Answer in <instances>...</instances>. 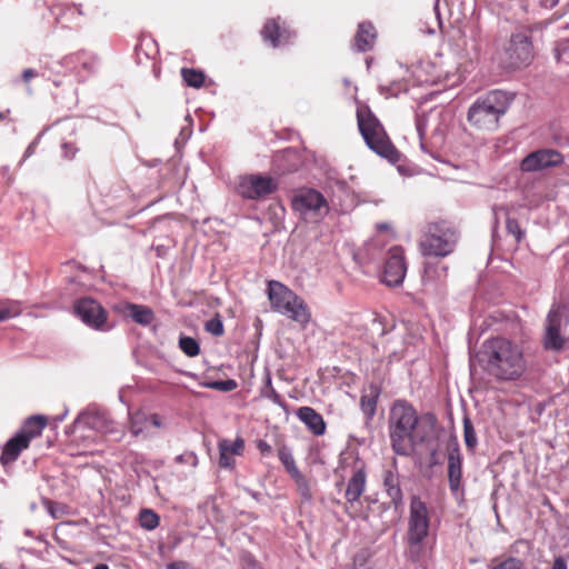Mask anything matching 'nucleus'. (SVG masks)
I'll return each instance as SVG.
<instances>
[{
  "label": "nucleus",
  "mask_w": 569,
  "mask_h": 569,
  "mask_svg": "<svg viewBox=\"0 0 569 569\" xmlns=\"http://www.w3.org/2000/svg\"><path fill=\"white\" fill-rule=\"evenodd\" d=\"M113 310L131 318L136 323L141 326H149L156 318L153 310L144 305L119 302L113 306Z\"/></svg>",
  "instance_id": "obj_15"
},
{
  "label": "nucleus",
  "mask_w": 569,
  "mask_h": 569,
  "mask_svg": "<svg viewBox=\"0 0 569 569\" xmlns=\"http://www.w3.org/2000/svg\"><path fill=\"white\" fill-rule=\"evenodd\" d=\"M506 229L509 234L515 237L517 243L521 242L525 238L526 231L521 228L519 221L510 214L506 219Z\"/></svg>",
  "instance_id": "obj_35"
},
{
  "label": "nucleus",
  "mask_w": 569,
  "mask_h": 569,
  "mask_svg": "<svg viewBox=\"0 0 569 569\" xmlns=\"http://www.w3.org/2000/svg\"><path fill=\"white\" fill-rule=\"evenodd\" d=\"M481 356L486 371L499 380H516L526 370L521 347L502 337L487 340Z\"/></svg>",
  "instance_id": "obj_1"
},
{
  "label": "nucleus",
  "mask_w": 569,
  "mask_h": 569,
  "mask_svg": "<svg viewBox=\"0 0 569 569\" xmlns=\"http://www.w3.org/2000/svg\"><path fill=\"white\" fill-rule=\"evenodd\" d=\"M43 505L46 506L47 511L52 516V518H58V513L56 510V507H57L56 502H53L49 499H43Z\"/></svg>",
  "instance_id": "obj_45"
},
{
  "label": "nucleus",
  "mask_w": 569,
  "mask_h": 569,
  "mask_svg": "<svg viewBox=\"0 0 569 569\" xmlns=\"http://www.w3.org/2000/svg\"><path fill=\"white\" fill-rule=\"evenodd\" d=\"M204 329L207 332L220 337L223 335V323L219 315H216L212 319L208 320L204 325Z\"/></svg>",
  "instance_id": "obj_39"
},
{
  "label": "nucleus",
  "mask_w": 569,
  "mask_h": 569,
  "mask_svg": "<svg viewBox=\"0 0 569 569\" xmlns=\"http://www.w3.org/2000/svg\"><path fill=\"white\" fill-rule=\"evenodd\" d=\"M447 459L450 491L456 500L462 501L465 498V488L462 485V455L457 440H452L448 443Z\"/></svg>",
  "instance_id": "obj_8"
},
{
  "label": "nucleus",
  "mask_w": 569,
  "mask_h": 569,
  "mask_svg": "<svg viewBox=\"0 0 569 569\" xmlns=\"http://www.w3.org/2000/svg\"><path fill=\"white\" fill-rule=\"evenodd\" d=\"M160 427L161 420L158 415L148 416L144 412L138 411L130 416V430L136 437H150L154 433L153 430Z\"/></svg>",
  "instance_id": "obj_16"
},
{
  "label": "nucleus",
  "mask_w": 569,
  "mask_h": 569,
  "mask_svg": "<svg viewBox=\"0 0 569 569\" xmlns=\"http://www.w3.org/2000/svg\"><path fill=\"white\" fill-rule=\"evenodd\" d=\"M262 396L270 399L273 403L280 407H282L284 403L281 396L272 387L271 377L269 375L266 378V387L262 390Z\"/></svg>",
  "instance_id": "obj_37"
},
{
  "label": "nucleus",
  "mask_w": 569,
  "mask_h": 569,
  "mask_svg": "<svg viewBox=\"0 0 569 569\" xmlns=\"http://www.w3.org/2000/svg\"><path fill=\"white\" fill-rule=\"evenodd\" d=\"M292 207L305 218H320L328 212V203L325 197L317 190H300L295 194Z\"/></svg>",
  "instance_id": "obj_7"
},
{
  "label": "nucleus",
  "mask_w": 569,
  "mask_h": 569,
  "mask_svg": "<svg viewBox=\"0 0 569 569\" xmlns=\"http://www.w3.org/2000/svg\"><path fill=\"white\" fill-rule=\"evenodd\" d=\"M463 440L469 452H475L478 446L477 435L470 418H463Z\"/></svg>",
  "instance_id": "obj_28"
},
{
  "label": "nucleus",
  "mask_w": 569,
  "mask_h": 569,
  "mask_svg": "<svg viewBox=\"0 0 569 569\" xmlns=\"http://www.w3.org/2000/svg\"><path fill=\"white\" fill-rule=\"evenodd\" d=\"M292 479L295 480V482L297 485V489H298L299 493L301 495V497L306 501H310L312 499V492H311L309 482L306 479V477L302 473H300Z\"/></svg>",
  "instance_id": "obj_38"
},
{
  "label": "nucleus",
  "mask_w": 569,
  "mask_h": 569,
  "mask_svg": "<svg viewBox=\"0 0 569 569\" xmlns=\"http://www.w3.org/2000/svg\"><path fill=\"white\" fill-rule=\"evenodd\" d=\"M77 423H82L90 429H94L101 432L111 431V428L109 427V420L102 412H82L74 420V425Z\"/></svg>",
  "instance_id": "obj_24"
},
{
  "label": "nucleus",
  "mask_w": 569,
  "mask_h": 569,
  "mask_svg": "<svg viewBox=\"0 0 569 569\" xmlns=\"http://www.w3.org/2000/svg\"><path fill=\"white\" fill-rule=\"evenodd\" d=\"M546 328H552L561 330L563 325L569 322V308L563 305H555L550 309L547 320Z\"/></svg>",
  "instance_id": "obj_27"
},
{
  "label": "nucleus",
  "mask_w": 569,
  "mask_h": 569,
  "mask_svg": "<svg viewBox=\"0 0 569 569\" xmlns=\"http://www.w3.org/2000/svg\"><path fill=\"white\" fill-rule=\"evenodd\" d=\"M523 566V562L515 557H509L501 563L497 565L492 569H521Z\"/></svg>",
  "instance_id": "obj_41"
},
{
  "label": "nucleus",
  "mask_w": 569,
  "mask_h": 569,
  "mask_svg": "<svg viewBox=\"0 0 569 569\" xmlns=\"http://www.w3.org/2000/svg\"><path fill=\"white\" fill-rule=\"evenodd\" d=\"M387 495L391 499V503L396 509H398L402 505V490L400 486L395 488H389L386 490Z\"/></svg>",
  "instance_id": "obj_40"
},
{
  "label": "nucleus",
  "mask_w": 569,
  "mask_h": 569,
  "mask_svg": "<svg viewBox=\"0 0 569 569\" xmlns=\"http://www.w3.org/2000/svg\"><path fill=\"white\" fill-rule=\"evenodd\" d=\"M181 76L187 86L192 88H201L204 83V73L202 71L183 68L181 70Z\"/></svg>",
  "instance_id": "obj_30"
},
{
  "label": "nucleus",
  "mask_w": 569,
  "mask_h": 569,
  "mask_svg": "<svg viewBox=\"0 0 569 569\" xmlns=\"http://www.w3.org/2000/svg\"><path fill=\"white\" fill-rule=\"evenodd\" d=\"M458 239L457 229L449 222H430L423 229L419 248L425 257L443 258L455 251Z\"/></svg>",
  "instance_id": "obj_4"
},
{
  "label": "nucleus",
  "mask_w": 569,
  "mask_h": 569,
  "mask_svg": "<svg viewBox=\"0 0 569 569\" xmlns=\"http://www.w3.org/2000/svg\"><path fill=\"white\" fill-rule=\"evenodd\" d=\"M419 417L416 409L406 400H397L389 413V437L392 450L399 456H410L417 442Z\"/></svg>",
  "instance_id": "obj_2"
},
{
  "label": "nucleus",
  "mask_w": 569,
  "mask_h": 569,
  "mask_svg": "<svg viewBox=\"0 0 569 569\" xmlns=\"http://www.w3.org/2000/svg\"><path fill=\"white\" fill-rule=\"evenodd\" d=\"M66 413H63L60 418H59V421H62L63 418H64Z\"/></svg>",
  "instance_id": "obj_56"
},
{
  "label": "nucleus",
  "mask_w": 569,
  "mask_h": 569,
  "mask_svg": "<svg viewBox=\"0 0 569 569\" xmlns=\"http://www.w3.org/2000/svg\"><path fill=\"white\" fill-rule=\"evenodd\" d=\"M379 229H387L388 228V224L387 223H381L378 226Z\"/></svg>",
  "instance_id": "obj_52"
},
{
  "label": "nucleus",
  "mask_w": 569,
  "mask_h": 569,
  "mask_svg": "<svg viewBox=\"0 0 569 569\" xmlns=\"http://www.w3.org/2000/svg\"><path fill=\"white\" fill-rule=\"evenodd\" d=\"M376 37V29L370 22L360 23L355 36V48L360 52L369 51L373 47Z\"/></svg>",
  "instance_id": "obj_23"
},
{
  "label": "nucleus",
  "mask_w": 569,
  "mask_h": 569,
  "mask_svg": "<svg viewBox=\"0 0 569 569\" xmlns=\"http://www.w3.org/2000/svg\"><path fill=\"white\" fill-rule=\"evenodd\" d=\"M278 456H279V460L286 468L287 472L291 476V478H295L301 473L296 465L293 456L291 455V452L288 449H286V448L280 449Z\"/></svg>",
  "instance_id": "obj_32"
},
{
  "label": "nucleus",
  "mask_w": 569,
  "mask_h": 569,
  "mask_svg": "<svg viewBox=\"0 0 569 569\" xmlns=\"http://www.w3.org/2000/svg\"><path fill=\"white\" fill-rule=\"evenodd\" d=\"M73 310L82 322L90 328L102 331L110 329L107 326V311L98 301L91 298L79 299L74 302Z\"/></svg>",
  "instance_id": "obj_9"
},
{
  "label": "nucleus",
  "mask_w": 569,
  "mask_h": 569,
  "mask_svg": "<svg viewBox=\"0 0 569 569\" xmlns=\"http://www.w3.org/2000/svg\"><path fill=\"white\" fill-rule=\"evenodd\" d=\"M550 569H568L567 560L562 556L556 557Z\"/></svg>",
  "instance_id": "obj_44"
},
{
  "label": "nucleus",
  "mask_w": 569,
  "mask_h": 569,
  "mask_svg": "<svg viewBox=\"0 0 569 569\" xmlns=\"http://www.w3.org/2000/svg\"><path fill=\"white\" fill-rule=\"evenodd\" d=\"M407 272V262L401 247H392L385 262L382 281L390 287L402 283Z\"/></svg>",
  "instance_id": "obj_11"
},
{
  "label": "nucleus",
  "mask_w": 569,
  "mask_h": 569,
  "mask_svg": "<svg viewBox=\"0 0 569 569\" xmlns=\"http://www.w3.org/2000/svg\"><path fill=\"white\" fill-rule=\"evenodd\" d=\"M278 188V183L270 177L251 174L242 178L239 183V193L247 199L258 200L273 193Z\"/></svg>",
  "instance_id": "obj_10"
},
{
  "label": "nucleus",
  "mask_w": 569,
  "mask_h": 569,
  "mask_svg": "<svg viewBox=\"0 0 569 569\" xmlns=\"http://www.w3.org/2000/svg\"><path fill=\"white\" fill-rule=\"evenodd\" d=\"M370 248H371V244H368V246H367V248H366V250H367V251H369V250H370Z\"/></svg>",
  "instance_id": "obj_57"
},
{
  "label": "nucleus",
  "mask_w": 569,
  "mask_h": 569,
  "mask_svg": "<svg viewBox=\"0 0 569 569\" xmlns=\"http://www.w3.org/2000/svg\"><path fill=\"white\" fill-rule=\"evenodd\" d=\"M219 449V467L222 469H232L236 465V457L241 456L244 450V440L237 437L233 441L221 439L218 442Z\"/></svg>",
  "instance_id": "obj_14"
},
{
  "label": "nucleus",
  "mask_w": 569,
  "mask_h": 569,
  "mask_svg": "<svg viewBox=\"0 0 569 569\" xmlns=\"http://www.w3.org/2000/svg\"><path fill=\"white\" fill-rule=\"evenodd\" d=\"M93 569H109V567L106 563H99Z\"/></svg>",
  "instance_id": "obj_51"
},
{
  "label": "nucleus",
  "mask_w": 569,
  "mask_h": 569,
  "mask_svg": "<svg viewBox=\"0 0 569 569\" xmlns=\"http://www.w3.org/2000/svg\"><path fill=\"white\" fill-rule=\"evenodd\" d=\"M357 120L359 131L366 144L372 151L385 158H391L396 153V149L390 142L382 124L369 108H358Z\"/></svg>",
  "instance_id": "obj_5"
},
{
  "label": "nucleus",
  "mask_w": 569,
  "mask_h": 569,
  "mask_svg": "<svg viewBox=\"0 0 569 569\" xmlns=\"http://www.w3.org/2000/svg\"><path fill=\"white\" fill-rule=\"evenodd\" d=\"M47 425L44 416H32L28 418L22 428L17 432L28 439V443L37 437H39Z\"/></svg>",
  "instance_id": "obj_26"
},
{
  "label": "nucleus",
  "mask_w": 569,
  "mask_h": 569,
  "mask_svg": "<svg viewBox=\"0 0 569 569\" xmlns=\"http://www.w3.org/2000/svg\"><path fill=\"white\" fill-rule=\"evenodd\" d=\"M21 313L20 302L16 300H6L0 307V322L14 318Z\"/></svg>",
  "instance_id": "obj_31"
},
{
  "label": "nucleus",
  "mask_w": 569,
  "mask_h": 569,
  "mask_svg": "<svg viewBox=\"0 0 569 569\" xmlns=\"http://www.w3.org/2000/svg\"><path fill=\"white\" fill-rule=\"evenodd\" d=\"M297 417L312 431L316 436H322L326 431V423L320 413L311 407H301L297 411Z\"/></svg>",
  "instance_id": "obj_22"
},
{
  "label": "nucleus",
  "mask_w": 569,
  "mask_h": 569,
  "mask_svg": "<svg viewBox=\"0 0 569 569\" xmlns=\"http://www.w3.org/2000/svg\"><path fill=\"white\" fill-rule=\"evenodd\" d=\"M512 98L505 91L492 90L479 97L470 107L467 120L478 130L497 129L499 119L507 112Z\"/></svg>",
  "instance_id": "obj_3"
},
{
  "label": "nucleus",
  "mask_w": 569,
  "mask_h": 569,
  "mask_svg": "<svg viewBox=\"0 0 569 569\" xmlns=\"http://www.w3.org/2000/svg\"><path fill=\"white\" fill-rule=\"evenodd\" d=\"M4 119H6V113L4 112H0V121H2Z\"/></svg>",
  "instance_id": "obj_53"
},
{
  "label": "nucleus",
  "mask_w": 569,
  "mask_h": 569,
  "mask_svg": "<svg viewBox=\"0 0 569 569\" xmlns=\"http://www.w3.org/2000/svg\"><path fill=\"white\" fill-rule=\"evenodd\" d=\"M160 518L151 509H143L139 515V523L146 530H153L159 526Z\"/></svg>",
  "instance_id": "obj_33"
},
{
  "label": "nucleus",
  "mask_w": 569,
  "mask_h": 569,
  "mask_svg": "<svg viewBox=\"0 0 569 569\" xmlns=\"http://www.w3.org/2000/svg\"><path fill=\"white\" fill-rule=\"evenodd\" d=\"M279 313L287 316L292 321L299 323L301 328H306L311 320L309 307L297 293L296 301L293 302L291 300L288 306H284L279 310Z\"/></svg>",
  "instance_id": "obj_18"
},
{
  "label": "nucleus",
  "mask_w": 569,
  "mask_h": 569,
  "mask_svg": "<svg viewBox=\"0 0 569 569\" xmlns=\"http://www.w3.org/2000/svg\"><path fill=\"white\" fill-rule=\"evenodd\" d=\"M426 121L420 118V117H417V121H416V128H417V131H418V134L420 137V139L423 138V134H425V131H426Z\"/></svg>",
  "instance_id": "obj_46"
},
{
  "label": "nucleus",
  "mask_w": 569,
  "mask_h": 569,
  "mask_svg": "<svg viewBox=\"0 0 569 569\" xmlns=\"http://www.w3.org/2000/svg\"><path fill=\"white\" fill-rule=\"evenodd\" d=\"M36 147H37V141H33L31 142L28 148L26 149L24 151V154H23V159L22 160H26L27 158H29L30 156H32L36 151Z\"/></svg>",
  "instance_id": "obj_49"
},
{
  "label": "nucleus",
  "mask_w": 569,
  "mask_h": 569,
  "mask_svg": "<svg viewBox=\"0 0 569 569\" xmlns=\"http://www.w3.org/2000/svg\"><path fill=\"white\" fill-rule=\"evenodd\" d=\"M367 482V475L363 467H359L353 471L352 477L348 481L347 490H346V499L347 502L353 503L358 501L361 495L365 491Z\"/></svg>",
  "instance_id": "obj_21"
},
{
  "label": "nucleus",
  "mask_w": 569,
  "mask_h": 569,
  "mask_svg": "<svg viewBox=\"0 0 569 569\" xmlns=\"http://www.w3.org/2000/svg\"><path fill=\"white\" fill-rule=\"evenodd\" d=\"M507 54L509 58L508 66L510 68L518 69L527 66L533 57L530 38L523 33L512 36Z\"/></svg>",
  "instance_id": "obj_13"
},
{
  "label": "nucleus",
  "mask_w": 569,
  "mask_h": 569,
  "mask_svg": "<svg viewBox=\"0 0 569 569\" xmlns=\"http://www.w3.org/2000/svg\"><path fill=\"white\" fill-rule=\"evenodd\" d=\"M379 396L380 389L375 385H370L360 398V408L368 420H371L376 415Z\"/></svg>",
  "instance_id": "obj_25"
},
{
  "label": "nucleus",
  "mask_w": 569,
  "mask_h": 569,
  "mask_svg": "<svg viewBox=\"0 0 569 569\" xmlns=\"http://www.w3.org/2000/svg\"><path fill=\"white\" fill-rule=\"evenodd\" d=\"M61 149H62V156L68 160L73 159V157L76 156V153L78 151V149L72 143H69V142H63L61 144Z\"/></svg>",
  "instance_id": "obj_43"
},
{
  "label": "nucleus",
  "mask_w": 569,
  "mask_h": 569,
  "mask_svg": "<svg viewBox=\"0 0 569 569\" xmlns=\"http://www.w3.org/2000/svg\"><path fill=\"white\" fill-rule=\"evenodd\" d=\"M561 330H557L552 328H546L545 336V347L546 349H551L559 351L563 348L565 339L562 338Z\"/></svg>",
  "instance_id": "obj_29"
},
{
  "label": "nucleus",
  "mask_w": 569,
  "mask_h": 569,
  "mask_svg": "<svg viewBox=\"0 0 569 569\" xmlns=\"http://www.w3.org/2000/svg\"><path fill=\"white\" fill-rule=\"evenodd\" d=\"M182 458H183V456H178V457H177V460H178V461H182Z\"/></svg>",
  "instance_id": "obj_55"
},
{
  "label": "nucleus",
  "mask_w": 569,
  "mask_h": 569,
  "mask_svg": "<svg viewBox=\"0 0 569 569\" xmlns=\"http://www.w3.org/2000/svg\"><path fill=\"white\" fill-rule=\"evenodd\" d=\"M429 532V513L423 501L413 497L410 502L408 540L411 546H419Z\"/></svg>",
  "instance_id": "obj_6"
},
{
  "label": "nucleus",
  "mask_w": 569,
  "mask_h": 569,
  "mask_svg": "<svg viewBox=\"0 0 569 569\" xmlns=\"http://www.w3.org/2000/svg\"><path fill=\"white\" fill-rule=\"evenodd\" d=\"M268 297L271 307L274 311L279 312L290 301H296V293L279 281L271 280L268 283Z\"/></svg>",
  "instance_id": "obj_17"
},
{
  "label": "nucleus",
  "mask_w": 569,
  "mask_h": 569,
  "mask_svg": "<svg viewBox=\"0 0 569 569\" xmlns=\"http://www.w3.org/2000/svg\"><path fill=\"white\" fill-rule=\"evenodd\" d=\"M29 447L28 439L22 437V435L16 433L14 437L9 439L1 452L0 462L2 466H8L14 462L20 453Z\"/></svg>",
  "instance_id": "obj_20"
},
{
  "label": "nucleus",
  "mask_w": 569,
  "mask_h": 569,
  "mask_svg": "<svg viewBox=\"0 0 569 569\" xmlns=\"http://www.w3.org/2000/svg\"><path fill=\"white\" fill-rule=\"evenodd\" d=\"M563 162L560 152L552 149H540L529 153L520 163L523 172L539 171L550 167H557Z\"/></svg>",
  "instance_id": "obj_12"
},
{
  "label": "nucleus",
  "mask_w": 569,
  "mask_h": 569,
  "mask_svg": "<svg viewBox=\"0 0 569 569\" xmlns=\"http://www.w3.org/2000/svg\"><path fill=\"white\" fill-rule=\"evenodd\" d=\"M179 347L183 351L184 355L188 357H196L200 352V346L199 342L187 336H182L179 339Z\"/></svg>",
  "instance_id": "obj_34"
},
{
  "label": "nucleus",
  "mask_w": 569,
  "mask_h": 569,
  "mask_svg": "<svg viewBox=\"0 0 569 569\" xmlns=\"http://www.w3.org/2000/svg\"><path fill=\"white\" fill-rule=\"evenodd\" d=\"M190 458H192L193 465H196L197 463V457L194 455H190Z\"/></svg>",
  "instance_id": "obj_54"
},
{
  "label": "nucleus",
  "mask_w": 569,
  "mask_h": 569,
  "mask_svg": "<svg viewBox=\"0 0 569 569\" xmlns=\"http://www.w3.org/2000/svg\"><path fill=\"white\" fill-rule=\"evenodd\" d=\"M203 386L209 389L229 392V391H233L234 389H237L238 383L233 379H227V380L208 381V382H204Z\"/></svg>",
  "instance_id": "obj_36"
},
{
  "label": "nucleus",
  "mask_w": 569,
  "mask_h": 569,
  "mask_svg": "<svg viewBox=\"0 0 569 569\" xmlns=\"http://www.w3.org/2000/svg\"><path fill=\"white\" fill-rule=\"evenodd\" d=\"M257 447L262 455H269L271 452V446L264 440H259Z\"/></svg>",
  "instance_id": "obj_47"
},
{
  "label": "nucleus",
  "mask_w": 569,
  "mask_h": 569,
  "mask_svg": "<svg viewBox=\"0 0 569 569\" xmlns=\"http://www.w3.org/2000/svg\"><path fill=\"white\" fill-rule=\"evenodd\" d=\"M261 34L274 48L289 42L293 36L288 29L281 28L276 19H270L266 22Z\"/></svg>",
  "instance_id": "obj_19"
},
{
  "label": "nucleus",
  "mask_w": 569,
  "mask_h": 569,
  "mask_svg": "<svg viewBox=\"0 0 569 569\" xmlns=\"http://www.w3.org/2000/svg\"><path fill=\"white\" fill-rule=\"evenodd\" d=\"M38 76V72L33 69H26L23 72H22V80L24 82H28L30 79L34 78Z\"/></svg>",
  "instance_id": "obj_48"
},
{
  "label": "nucleus",
  "mask_w": 569,
  "mask_h": 569,
  "mask_svg": "<svg viewBox=\"0 0 569 569\" xmlns=\"http://www.w3.org/2000/svg\"><path fill=\"white\" fill-rule=\"evenodd\" d=\"M397 486H400L399 476L391 470L386 471L383 477L385 489L387 490L389 488H395Z\"/></svg>",
  "instance_id": "obj_42"
},
{
  "label": "nucleus",
  "mask_w": 569,
  "mask_h": 569,
  "mask_svg": "<svg viewBox=\"0 0 569 569\" xmlns=\"http://www.w3.org/2000/svg\"><path fill=\"white\" fill-rule=\"evenodd\" d=\"M244 569H261L254 561H249Z\"/></svg>",
  "instance_id": "obj_50"
}]
</instances>
